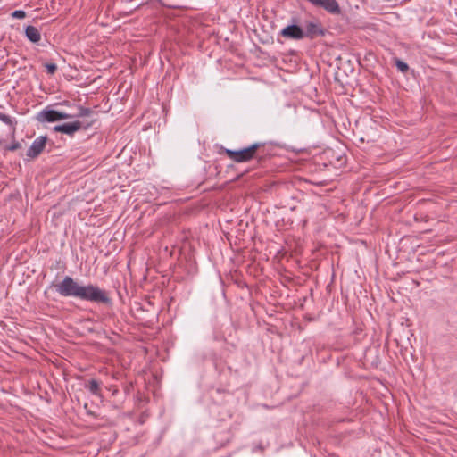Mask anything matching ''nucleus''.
I'll list each match as a JSON object with an SVG mask.
<instances>
[{
    "mask_svg": "<svg viewBox=\"0 0 457 457\" xmlns=\"http://www.w3.org/2000/svg\"><path fill=\"white\" fill-rule=\"evenodd\" d=\"M78 298L93 303H106L109 302L106 291L93 284L81 285Z\"/></svg>",
    "mask_w": 457,
    "mask_h": 457,
    "instance_id": "obj_1",
    "label": "nucleus"
},
{
    "mask_svg": "<svg viewBox=\"0 0 457 457\" xmlns=\"http://www.w3.org/2000/svg\"><path fill=\"white\" fill-rule=\"evenodd\" d=\"M80 286L78 281L66 276L61 282L55 284L54 287L62 296L78 298Z\"/></svg>",
    "mask_w": 457,
    "mask_h": 457,
    "instance_id": "obj_2",
    "label": "nucleus"
},
{
    "mask_svg": "<svg viewBox=\"0 0 457 457\" xmlns=\"http://www.w3.org/2000/svg\"><path fill=\"white\" fill-rule=\"evenodd\" d=\"M260 146L261 145L256 143L238 151L227 150L226 153L228 158L231 159L232 161L237 162H245L250 161L254 157L256 151L259 149Z\"/></svg>",
    "mask_w": 457,
    "mask_h": 457,
    "instance_id": "obj_3",
    "label": "nucleus"
},
{
    "mask_svg": "<svg viewBox=\"0 0 457 457\" xmlns=\"http://www.w3.org/2000/svg\"><path fill=\"white\" fill-rule=\"evenodd\" d=\"M73 116L57 110L45 109L38 113L37 120L39 121L55 122L62 120L71 119Z\"/></svg>",
    "mask_w": 457,
    "mask_h": 457,
    "instance_id": "obj_4",
    "label": "nucleus"
},
{
    "mask_svg": "<svg viewBox=\"0 0 457 457\" xmlns=\"http://www.w3.org/2000/svg\"><path fill=\"white\" fill-rule=\"evenodd\" d=\"M280 34L286 38L295 40L303 39L305 37L304 31L297 25H289L285 27L281 30Z\"/></svg>",
    "mask_w": 457,
    "mask_h": 457,
    "instance_id": "obj_5",
    "label": "nucleus"
},
{
    "mask_svg": "<svg viewBox=\"0 0 457 457\" xmlns=\"http://www.w3.org/2000/svg\"><path fill=\"white\" fill-rule=\"evenodd\" d=\"M46 144V137H38L34 140L30 147L29 148L27 152V156L29 158H36L45 149Z\"/></svg>",
    "mask_w": 457,
    "mask_h": 457,
    "instance_id": "obj_6",
    "label": "nucleus"
},
{
    "mask_svg": "<svg viewBox=\"0 0 457 457\" xmlns=\"http://www.w3.org/2000/svg\"><path fill=\"white\" fill-rule=\"evenodd\" d=\"M81 128L80 121H73L69 123H64L62 125H57L54 128V131L61 132L69 136H73L78 130Z\"/></svg>",
    "mask_w": 457,
    "mask_h": 457,
    "instance_id": "obj_7",
    "label": "nucleus"
},
{
    "mask_svg": "<svg viewBox=\"0 0 457 457\" xmlns=\"http://www.w3.org/2000/svg\"><path fill=\"white\" fill-rule=\"evenodd\" d=\"M25 35L32 43H38L41 40L40 31L34 26H28L25 29Z\"/></svg>",
    "mask_w": 457,
    "mask_h": 457,
    "instance_id": "obj_8",
    "label": "nucleus"
},
{
    "mask_svg": "<svg viewBox=\"0 0 457 457\" xmlns=\"http://www.w3.org/2000/svg\"><path fill=\"white\" fill-rule=\"evenodd\" d=\"M305 28H306L305 36H307V37H313L317 35L323 34L321 27L317 22H312V21L308 22V23H306Z\"/></svg>",
    "mask_w": 457,
    "mask_h": 457,
    "instance_id": "obj_9",
    "label": "nucleus"
},
{
    "mask_svg": "<svg viewBox=\"0 0 457 457\" xmlns=\"http://www.w3.org/2000/svg\"><path fill=\"white\" fill-rule=\"evenodd\" d=\"M87 388L89 389V391L92 394L99 395L100 386H99V383L96 380H95V379L90 380L88 382Z\"/></svg>",
    "mask_w": 457,
    "mask_h": 457,
    "instance_id": "obj_10",
    "label": "nucleus"
},
{
    "mask_svg": "<svg viewBox=\"0 0 457 457\" xmlns=\"http://www.w3.org/2000/svg\"><path fill=\"white\" fill-rule=\"evenodd\" d=\"M45 68L49 74H54L57 70L55 63H46Z\"/></svg>",
    "mask_w": 457,
    "mask_h": 457,
    "instance_id": "obj_11",
    "label": "nucleus"
},
{
    "mask_svg": "<svg viewBox=\"0 0 457 457\" xmlns=\"http://www.w3.org/2000/svg\"><path fill=\"white\" fill-rule=\"evenodd\" d=\"M395 64H396V67H397L401 71H403V72H404V71H406L408 70V65H407L405 62H402V61H400V60H397V61H396V62H395Z\"/></svg>",
    "mask_w": 457,
    "mask_h": 457,
    "instance_id": "obj_12",
    "label": "nucleus"
},
{
    "mask_svg": "<svg viewBox=\"0 0 457 457\" xmlns=\"http://www.w3.org/2000/svg\"><path fill=\"white\" fill-rule=\"evenodd\" d=\"M12 16L13 18H16V19H23L25 18L26 16V13L24 11H21V10H17V11H14L12 13Z\"/></svg>",
    "mask_w": 457,
    "mask_h": 457,
    "instance_id": "obj_13",
    "label": "nucleus"
},
{
    "mask_svg": "<svg viewBox=\"0 0 457 457\" xmlns=\"http://www.w3.org/2000/svg\"><path fill=\"white\" fill-rule=\"evenodd\" d=\"M0 120H2L3 122H4L8 125H11V126L13 125L12 119L6 114L0 113Z\"/></svg>",
    "mask_w": 457,
    "mask_h": 457,
    "instance_id": "obj_14",
    "label": "nucleus"
},
{
    "mask_svg": "<svg viewBox=\"0 0 457 457\" xmlns=\"http://www.w3.org/2000/svg\"><path fill=\"white\" fill-rule=\"evenodd\" d=\"M91 112H91V110H90V109L81 107V108L79 109V114H78L77 116H79V117L88 116V115H90V114H91Z\"/></svg>",
    "mask_w": 457,
    "mask_h": 457,
    "instance_id": "obj_15",
    "label": "nucleus"
},
{
    "mask_svg": "<svg viewBox=\"0 0 457 457\" xmlns=\"http://www.w3.org/2000/svg\"><path fill=\"white\" fill-rule=\"evenodd\" d=\"M21 148V144L19 142H14L10 145L5 146V149L8 151H15Z\"/></svg>",
    "mask_w": 457,
    "mask_h": 457,
    "instance_id": "obj_16",
    "label": "nucleus"
}]
</instances>
